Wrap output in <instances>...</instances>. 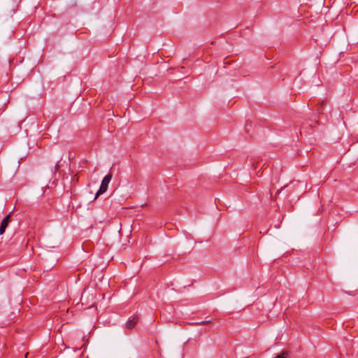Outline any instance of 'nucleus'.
<instances>
[{"label": "nucleus", "instance_id": "obj_2", "mask_svg": "<svg viewBox=\"0 0 358 358\" xmlns=\"http://www.w3.org/2000/svg\"><path fill=\"white\" fill-rule=\"evenodd\" d=\"M138 322V315H132L131 316L127 323H126V327L128 329H132L134 328L135 325L137 324V322Z\"/></svg>", "mask_w": 358, "mask_h": 358}, {"label": "nucleus", "instance_id": "obj_5", "mask_svg": "<svg viewBox=\"0 0 358 358\" xmlns=\"http://www.w3.org/2000/svg\"><path fill=\"white\" fill-rule=\"evenodd\" d=\"M59 162H58L57 164L55 165V170L56 171H57L59 169Z\"/></svg>", "mask_w": 358, "mask_h": 358}, {"label": "nucleus", "instance_id": "obj_4", "mask_svg": "<svg viewBox=\"0 0 358 358\" xmlns=\"http://www.w3.org/2000/svg\"><path fill=\"white\" fill-rule=\"evenodd\" d=\"M289 352L287 351H282L280 355L274 358H287Z\"/></svg>", "mask_w": 358, "mask_h": 358}, {"label": "nucleus", "instance_id": "obj_6", "mask_svg": "<svg viewBox=\"0 0 358 358\" xmlns=\"http://www.w3.org/2000/svg\"><path fill=\"white\" fill-rule=\"evenodd\" d=\"M208 322H210L209 321H202L201 322V324L208 323Z\"/></svg>", "mask_w": 358, "mask_h": 358}, {"label": "nucleus", "instance_id": "obj_1", "mask_svg": "<svg viewBox=\"0 0 358 358\" xmlns=\"http://www.w3.org/2000/svg\"><path fill=\"white\" fill-rule=\"evenodd\" d=\"M111 178H112V175L110 173L106 175L103 178V179L101 181V184L99 187V189L98 190V192L96 194L95 199H96L99 195H101L106 192V190L108 189V184L111 180Z\"/></svg>", "mask_w": 358, "mask_h": 358}, {"label": "nucleus", "instance_id": "obj_3", "mask_svg": "<svg viewBox=\"0 0 358 358\" xmlns=\"http://www.w3.org/2000/svg\"><path fill=\"white\" fill-rule=\"evenodd\" d=\"M10 220V215H8L6 216L1 221V226H0V235H2L8 227V222Z\"/></svg>", "mask_w": 358, "mask_h": 358}, {"label": "nucleus", "instance_id": "obj_7", "mask_svg": "<svg viewBox=\"0 0 358 358\" xmlns=\"http://www.w3.org/2000/svg\"><path fill=\"white\" fill-rule=\"evenodd\" d=\"M28 355H29V353H28V352H27V353L25 354V355H24L25 358H27V357H28Z\"/></svg>", "mask_w": 358, "mask_h": 358}]
</instances>
